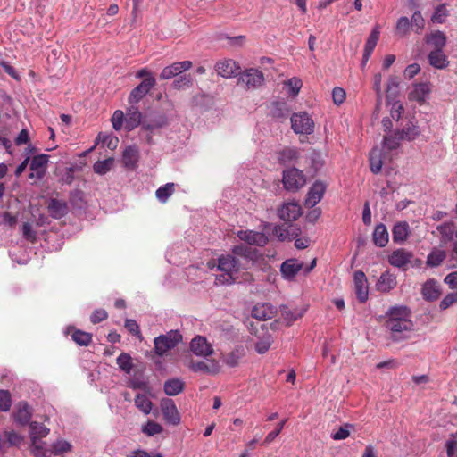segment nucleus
Returning a JSON list of instances; mask_svg holds the SVG:
<instances>
[{
	"label": "nucleus",
	"instance_id": "1",
	"mask_svg": "<svg viewBox=\"0 0 457 457\" xmlns=\"http://www.w3.org/2000/svg\"><path fill=\"white\" fill-rule=\"evenodd\" d=\"M386 318L385 327L391 341L400 343L411 337L414 323L411 312L407 306H391L386 312Z\"/></svg>",
	"mask_w": 457,
	"mask_h": 457
},
{
	"label": "nucleus",
	"instance_id": "2",
	"mask_svg": "<svg viewBox=\"0 0 457 457\" xmlns=\"http://www.w3.org/2000/svg\"><path fill=\"white\" fill-rule=\"evenodd\" d=\"M218 270L221 272L216 277V284L230 285L237 280L239 270L238 261L232 255H221L218 259Z\"/></svg>",
	"mask_w": 457,
	"mask_h": 457
},
{
	"label": "nucleus",
	"instance_id": "3",
	"mask_svg": "<svg viewBox=\"0 0 457 457\" xmlns=\"http://www.w3.org/2000/svg\"><path fill=\"white\" fill-rule=\"evenodd\" d=\"M182 341V335L178 330H170L160 335L154 340V352L159 356L165 355L170 350L174 349Z\"/></svg>",
	"mask_w": 457,
	"mask_h": 457
},
{
	"label": "nucleus",
	"instance_id": "4",
	"mask_svg": "<svg viewBox=\"0 0 457 457\" xmlns=\"http://www.w3.org/2000/svg\"><path fill=\"white\" fill-rule=\"evenodd\" d=\"M49 155L39 154V150L30 145V179H42L47 170Z\"/></svg>",
	"mask_w": 457,
	"mask_h": 457
},
{
	"label": "nucleus",
	"instance_id": "5",
	"mask_svg": "<svg viewBox=\"0 0 457 457\" xmlns=\"http://www.w3.org/2000/svg\"><path fill=\"white\" fill-rule=\"evenodd\" d=\"M305 183V176L303 171L298 169L291 168L283 172V184L287 191H297L303 187Z\"/></svg>",
	"mask_w": 457,
	"mask_h": 457
},
{
	"label": "nucleus",
	"instance_id": "6",
	"mask_svg": "<svg viewBox=\"0 0 457 457\" xmlns=\"http://www.w3.org/2000/svg\"><path fill=\"white\" fill-rule=\"evenodd\" d=\"M291 127L296 134H312L313 132L314 122L307 112L294 113L291 116Z\"/></svg>",
	"mask_w": 457,
	"mask_h": 457
},
{
	"label": "nucleus",
	"instance_id": "7",
	"mask_svg": "<svg viewBox=\"0 0 457 457\" xmlns=\"http://www.w3.org/2000/svg\"><path fill=\"white\" fill-rule=\"evenodd\" d=\"M160 407L163 419L170 425L177 426L180 423V414L175 404V402L170 398L161 400Z\"/></svg>",
	"mask_w": 457,
	"mask_h": 457
},
{
	"label": "nucleus",
	"instance_id": "8",
	"mask_svg": "<svg viewBox=\"0 0 457 457\" xmlns=\"http://www.w3.org/2000/svg\"><path fill=\"white\" fill-rule=\"evenodd\" d=\"M240 70L239 64L232 59H224L217 62L215 64L217 74L225 79L237 76L240 73Z\"/></svg>",
	"mask_w": 457,
	"mask_h": 457
},
{
	"label": "nucleus",
	"instance_id": "9",
	"mask_svg": "<svg viewBox=\"0 0 457 457\" xmlns=\"http://www.w3.org/2000/svg\"><path fill=\"white\" fill-rule=\"evenodd\" d=\"M156 80L154 77L145 78L129 94V104H137L142 100L149 91L155 86Z\"/></svg>",
	"mask_w": 457,
	"mask_h": 457
},
{
	"label": "nucleus",
	"instance_id": "10",
	"mask_svg": "<svg viewBox=\"0 0 457 457\" xmlns=\"http://www.w3.org/2000/svg\"><path fill=\"white\" fill-rule=\"evenodd\" d=\"M238 80L245 84L247 88H255L263 83L264 77L261 71L251 68L245 70Z\"/></svg>",
	"mask_w": 457,
	"mask_h": 457
},
{
	"label": "nucleus",
	"instance_id": "11",
	"mask_svg": "<svg viewBox=\"0 0 457 457\" xmlns=\"http://www.w3.org/2000/svg\"><path fill=\"white\" fill-rule=\"evenodd\" d=\"M190 349L196 356L204 358L212 355L214 352L212 345L202 336H197L192 339Z\"/></svg>",
	"mask_w": 457,
	"mask_h": 457
},
{
	"label": "nucleus",
	"instance_id": "12",
	"mask_svg": "<svg viewBox=\"0 0 457 457\" xmlns=\"http://www.w3.org/2000/svg\"><path fill=\"white\" fill-rule=\"evenodd\" d=\"M50 432L44 424L37 421H30V451L32 445H35V455H39L40 446L36 445L37 441L46 437Z\"/></svg>",
	"mask_w": 457,
	"mask_h": 457
},
{
	"label": "nucleus",
	"instance_id": "13",
	"mask_svg": "<svg viewBox=\"0 0 457 457\" xmlns=\"http://www.w3.org/2000/svg\"><path fill=\"white\" fill-rule=\"evenodd\" d=\"M303 269V262L297 259H287L282 262L280 266V272L286 280H293L297 273Z\"/></svg>",
	"mask_w": 457,
	"mask_h": 457
},
{
	"label": "nucleus",
	"instance_id": "14",
	"mask_svg": "<svg viewBox=\"0 0 457 457\" xmlns=\"http://www.w3.org/2000/svg\"><path fill=\"white\" fill-rule=\"evenodd\" d=\"M192 67V62L190 61H182L174 62L169 66H166L162 69L160 73V78L162 79H170L173 77H176L182 73L183 71H187Z\"/></svg>",
	"mask_w": 457,
	"mask_h": 457
},
{
	"label": "nucleus",
	"instance_id": "15",
	"mask_svg": "<svg viewBox=\"0 0 457 457\" xmlns=\"http://www.w3.org/2000/svg\"><path fill=\"white\" fill-rule=\"evenodd\" d=\"M353 279L356 296L360 302L364 303L369 295L367 278L363 271L357 270L354 272Z\"/></svg>",
	"mask_w": 457,
	"mask_h": 457
},
{
	"label": "nucleus",
	"instance_id": "16",
	"mask_svg": "<svg viewBox=\"0 0 457 457\" xmlns=\"http://www.w3.org/2000/svg\"><path fill=\"white\" fill-rule=\"evenodd\" d=\"M278 213L284 221H294L301 216L302 209L296 202H289L284 204Z\"/></svg>",
	"mask_w": 457,
	"mask_h": 457
},
{
	"label": "nucleus",
	"instance_id": "17",
	"mask_svg": "<svg viewBox=\"0 0 457 457\" xmlns=\"http://www.w3.org/2000/svg\"><path fill=\"white\" fill-rule=\"evenodd\" d=\"M189 368L195 372L216 375L220 371L221 366L216 360H208V361H191Z\"/></svg>",
	"mask_w": 457,
	"mask_h": 457
},
{
	"label": "nucleus",
	"instance_id": "18",
	"mask_svg": "<svg viewBox=\"0 0 457 457\" xmlns=\"http://www.w3.org/2000/svg\"><path fill=\"white\" fill-rule=\"evenodd\" d=\"M326 191V185L323 182L316 181L309 189L305 199L307 207H314L322 199Z\"/></svg>",
	"mask_w": 457,
	"mask_h": 457
},
{
	"label": "nucleus",
	"instance_id": "19",
	"mask_svg": "<svg viewBox=\"0 0 457 457\" xmlns=\"http://www.w3.org/2000/svg\"><path fill=\"white\" fill-rule=\"evenodd\" d=\"M237 237L249 245L263 246L268 243V237L262 232L253 230H240L237 232Z\"/></svg>",
	"mask_w": 457,
	"mask_h": 457
},
{
	"label": "nucleus",
	"instance_id": "20",
	"mask_svg": "<svg viewBox=\"0 0 457 457\" xmlns=\"http://www.w3.org/2000/svg\"><path fill=\"white\" fill-rule=\"evenodd\" d=\"M412 253L405 249H397L388 257L389 263L396 268L405 269L412 258Z\"/></svg>",
	"mask_w": 457,
	"mask_h": 457
},
{
	"label": "nucleus",
	"instance_id": "21",
	"mask_svg": "<svg viewBox=\"0 0 457 457\" xmlns=\"http://www.w3.org/2000/svg\"><path fill=\"white\" fill-rule=\"evenodd\" d=\"M431 92V84L429 82H421L415 84L409 94L410 100L423 104Z\"/></svg>",
	"mask_w": 457,
	"mask_h": 457
},
{
	"label": "nucleus",
	"instance_id": "22",
	"mask_svg": "<svg viewBox=\"0 0 457 457\" xmlns=\"http://www.w3.org/2000/svg\"><path fill=\"white\" fill-rule=\"evenodd\" d=\"M425 42L432 50H444L447 38L443 31L434 30L426 35Z\"/></svg>",
	"mask_w": 457,
	"mask_h": 457
},
{
	"label": "nucleus",
	"instance_id": "23",
	"mask_svg": "<svg viewBox=\"0 0 457 457\" xmlns=\"http://www.w3.org/2000/svg\"><path fill=\"white\" fill-rule=\"evenodd\" d=\"M428 61L430 66L437 70H445L450 64L444 50H431L428 54Z\"/></svg>",
	"mask_w": 457,
	"mask_h": 457
},
{
	"label": "nucleus",
	"instance_id": "24",
	"mask_svg": "<svg viewBox=\"0 0 457 457\" xmlns=\"http://www.w3.org/2000/svg\"><path fill=\"white\" fill-rule=\"evenodd\" d=\"M12 418L17 427L29 425V405L22 402L18 403L12 412Z\"/></svg>",
	"mask_w": 457,
	"mask_h": 457
},
{
	"label": "nucleus",
	"instance_id": "25",
	"mask_svg": "<svg viewBox=\"0 0 457 457\" xmlns=\"http://www.w3.org/2000/svg\"><path fill=\"white\" fill-rule=\"evenodd\" d=\"M276 312V309L270 303H258L252 310V316L259 320L271 319Z\"/></svg>",
	"mask_w": 457,
	"mask_h": 457
},
{
	"label": "nucleus",
	"instance_id": "26",
	"mask_svg": "<svg viewBox=\"0 0 457 457\" xmlns=\"http://www.w3.org/2000/svg\"><path fill=\"white\" fill-rule=\"evenodd\" d=\"M396 277L389 271L383 272L378 282L377 289L383 293H387L396 287Z\"/></svg>",
	"mask_w": 457,
	"mask_h": 457
},
{
	"label": "nucleus",
	"instance_id": "27",
	"mask_svg": "<svg viewBox=\"0 0 457 457\" xmlns=\"http://www.w3.org/2000/svg\"><path fill=\"white\" fill-rule=\"evenodd\" d=\"M139 158V150L136 145H129L125 148L122 154V162L128 169H134Z\"/></svg>",
	"mask_w": 457,
	"mask_h": 457
},
{
	"label": "nucleus",
	"instance_id": "28",
	"mask_svg": "<svg viewBox=\"0 0 457 457\" xmlns=\"http://www.w3.org/2000/svg\"><path fill=\"white\" fill-rule=\"evenodd\" d=\"M142 114L137 106H130L125 114V128L130 131L141 122Z\"/></svg>",
	"mask_w": 457,
	"mask_h": 457
},
{
	"label": "nucleus",
	"instance_id": "29",
	"mask_svg": "<svg viewBox=\"0 0 457 457\" xmlns=\"http://www.w3.org/2000/svg\"><path fill=\"white\" fill-rule=\"evenodd\" d=\"M440 285L434 279L428 280L422 287V295L428 301H435L440 295Z\"/></svg>",
	"mask_w": 457,
	"mask_h": 457
},
{
	"label": "nucleus",
	"instance_id": "30",
	"mask_svg": "<svg viewBox=\"0 0 457 457\" xmlns=\"http://www.w3.org/2000/svg\"><path fill=\"white\" fill-rule=\"evenodd\" d=\"M48 211L54 219L62 218L68 212L66 202L57 199H51L48 203Z\"/></svg>",
	"mask_w": 457,
	"mask_h": 457
},
{
	"label": "nucleus",
	"instance_id": "31",
	"mask_svg": "<svg viewBox=\"0 0 457 457\" xmlns=\"http://www.w3.org/2000/svg\"><path fill=\"white\" fill-rule=\"evenodd\" d=\"M410 233V227L406 221L397 222L392 230L393 240L395 243L404 242Z\"/></svg>",
	"mask_w": 457,
	"mask_h": 457
},
{
	"label": "nucleus",
	"instance_id": "32",
	"mask_svg": "<svg viewBox=\"0 0 457 457\" xmlns=\"http://www.w3.org/2000/svg\"><path fill=\"white\" fill-rule=\"evenodd\" d=\"M185 387V383L179 378H170L164 382L163 390L169 396H175L180 394Z\"/></svg>",
	"mask_w": 457,
	"mask_h": 457
},
{
	"label": "nucleus",
	"instance_id": "33",
	"mask_svg": "<svg viewBox=\"0 0 457 457\" xmlns=\"http://www.w3.org/2000/svg\"><path fill=\"white\" fill-rule=\"evenodd\" d=\"M440 234L441 243L446 244L453 240L454 233V223L453 221L444 222L436 227Z\"/></svg>",
	"mask_w": 457,
	"mask_h": 457
},
{
	"label": "nucleus",
	"instance_id": "34",
	"mask_svg": "<svg viewBox=\"0 0 457 457\" xmlns=\"http://www.w3.org/2000/svg\"><path fill=\"white\" fill-rule=\"evenodd\" d=\"M245 354V349L242 346H237L223 358V361L228 367L234 368L239 365L240 360Z\"/></svg>",
	"mask_w": 457,
	"mask_h": 457
},
{
	"label": "nucleus",
	"instance_id": "35",
	"mask_svg": "<svg viewBox=\"0 0 457 457\" xmlns=\"http://www.w3.org/2000/svg\"><path fill=\"white\" fill-rule=\"evenodd\" d=\"M397 132L402 137V139L407 141L416 139L420 134L419 127L412 121L408 122L401 130H397Z\"/></svg>",
	"mask_w": 457,
	"mask_h": 457
},
{
	"label": "nucleus",
	"instance_id": "36",
	"mask_svg": "<svg viewBox=\"0 0 457 457\" xmlns=\"http://www.w3.org/2000/svg\"><path fill=\"white\" fill-rule=\"evenodd\" d=\"M388 232L384 224L376 226L373 232V241L377 246L383 247L388 243Z\"/></svg>",
	"mask_w": 457,
	"mask_h": 457
},
{
	"label": "nucleus",
	"instance_id": "37",
	"mask_svg": "<svg viewBox=\"0 0 457 457\" xmlns=\"http://www.w3.org/2000/svg\"><path fill=\"white\" fill-rule=\"evenodd\" d=\"M304 313L303 309L294 308L290 309L287 306H282L281 314L283 319L287 321V325H291L294 321L300 319Z\"/></svg>",
	"mask_w": 457,
	"mask_h": 457
},
{
	"label": "nucleus",
	"instance_id": "38",
	"mask_svg": "<svg viewBox=\"0 0 457 457\" xmlns=\"http://www.w3.org/2000/svg\"><path fill=\"white\" fill-rule=\"evenodd\" d=\"M12 260L21 265H26L29 261V254L26 248L21 246H13L9 251Z\"/></svg>",
	"mask_w": 457,
	"mask_h": 457
},
{
	"label": "nucleus",
	"instance_id": "39",
	"mask_svg": "<svg viewBox=\"0 0 457 457\" xmlns=\"http://www.w3.org/2000/svg\"><path fill=\"white\" fill-rule=\"evenodd\" d=\"M370 170L374 174H378L380 172L383 162L381 159V151L378 148L372 149V151L370 154Z\"/></svg>",
	"mask_w": 457,
	"mask_h": 457
},
{
	"label": "nucleus",
	"instance_id": "40",
	"mask_svg": "<svg viewBox=\"0 0 457 457\" xmlns=\"http://www.w3.org/2000/svg\"><path fill=\"white\" fill-rule=\"evenodd\" d=\"M135 405L145 414H149L153 408L151 400L145 395L142 394L136 395Z\"/></svg>",
	"mask_w": 457,
	"mask_h": 457
},
{
	"label": "nucleus",
	"instance_id": "41",
	"mask_svg": "<svg viewBox=\"0 0 457 457\" xmlns=\"http://www.w3.org/2000/svg\"><path fill=\"white\" fill-rule=\"evenodd\" d=\"M379 35H380V29H379V26L377 25L372 29V30L366 41V44L364 46V52L372 54L374 48L376 47V46L378 44Z\"/></svg>",
	"mask_w": 457,
	"mask_h": 457
},
{
	"label": "nucleus",
	"instance_id": "42",
	"mask_svg": "<svg viewBox=\"0 0 457 457\" xmlns=\"http://www.w3.org/2000/svg\"><path fill=\"white\" fill-rule=\"evenodd\" d=\"M402 137L395 131L394 134L386 136L383 139V147L386 150H396L400 146Z\"/></svg>",
	"mask_w": 457,
	"mask_h": 457
},
{
	"label": "nucleus",
	"instance_id": "43",
	"mask_svg": "<svg viewBox=\"0 0 457 457\" xmlns=\"http://www.w3.org/2000/svg\"><path fill=\"white\" fill-rule=\"evenodd\" d=\"M446 254L444 250L434 249L427 258V264L430 267L439 266L445 259Z\"/></svg>",
	"mask_w": 457,
	"mask_h": 457
},
{
	"label": "nucleus",
	"instance_id": "44",
	"mask_svg": "<svg viewBox=\"0 0 457 457\" xmlns=\"http://www.w3.org/2000/svg\"><path fill=\"white\" fill-rule=\"evenodd\" d=\"M174 191H175L174 183H167L164 186L160 187L156 190L155 195H156V198L161 203H166L168 198L174 193Z\"/></svg>",
	"mask_w": 457,
	"mask_h": 457
},
{
	"label": "nucleus",
	"instance_id": "45",
	"mask_svg": "<svg viewBox=\"0 0 457 457\" xmlns=\"http://www.w3.org/2000/svg\"><path fill=\"white\" fill-rule=\"evenodd\" d=\"M298 158V152L295 148L287 147L278 154V161L283 164H287Z\"/></svg>",
	"mask_w": 457,
	"mask_h": 457
},
{
	"label": "nucleus",
	"instance_id": "46",
	"mask_svg": "<svg viewBox=\"0 0 457 457\" xmlns=\"http://www.w3.org/2000/svg\"><path fill=\"white\" fill-rule=\"evenodd\" d=\"M71 448V443L63 439H58L51 445V453L59 455L70 452Z\"/></svg>",
	"mask_w": 457,
	"mask_h": 457
},
{
	"label": "nucleus",
	"instance_id": "47",
	"mask_svg": "<svg viewBox=\"0 0 457 457\" xmlns=\"http://www.w3.org/2000/svg\"><path fill=\"white\" fill-rule=\"evenodd\" d=\"M162 430L163 428L159 423L153 420L147 421L141 428V431L148 436H154L155 435L161 434Z\"/></svg>",
	"mask_w": 457,
	"mask_h": 457
},
{
	"label": "nucleus",
	"instance_id": "48",
	"mask_svg": "<svg viewBox=\"0 0 457 457\" xmlns=\"http://www.w3.org/2000/svg\"><path fill=\"white\" fill-rule=\"evenodd\" d=\"M119 368L125 373L129 374L133 368L132 359L129 353H122L117 357Z\"/></svg>",
	"mask_w": 457,
	"mask_h": 457
},
{
	"label": "nucleus",
	"instance_id": "49",
	"mask_svg": "<svg viewBox=\"0 0 457 457\" xmlns=\"http://www.w3.org/2000/svg\"><path fill=\"white\" fill-rule=\"evenodd\" d=\"M71 337L78 345L84 346L88 345L92 341L91 334L79 329L73 332Z\"/></svg>",
	"mask_w": 457,
	"mask_h": 457
},
{
	"label": "nucleus",
	"instance_id": "50",
	"mask_svg": "<svg viewBox=\"0 0 457 457\" xmlns=\"http://www.w3.org/2000/svg\"><path fill=\"white\" fill-rule=\"evenodd\" d=\"M112 164V159L98 161L94 164L93 169L96 173L104 175L110 170Z\"/></svg>",
	"mask_w": 457,
	"mask_h": 457
},
{
	"label": "nucleus",
	"instance_id": "51",
	"mask_svg": "<svg viewBox=\"0 0 457 457\" xmlns=\"http://www.w3.org/2000/svg\"><path fill=\"white\" fill-rule=\"evenodd\" d=\"M271 343L272 338L270 335L263 337L255 345L256 352L260 354L265 353L270 349Z\"/></svg>",
	"mask_w": 457,
	"mask_h": 457
},
{
	"label": "nucleus",
	"instance_id": "52",
	"mask_svg": "<svg viewBox=\"0 0 457 457\" xmlns=\"http://www.w3.org/2000/svg\"><path fill=\"white\" fill-rule=\"evenodd\" d=\"M193 85V79L190 75H183L175 79L172 86L176 89L190 87Z\"/></svg>",
	"mask_w": 457,
	"mask_h": 457
},
{
	"label": "nucleus",
	"instance_id": "53",
	"mask_svg": "<svg viewBox=\"0 0 457 457\" xmlns=\"http://www.w3.org/2000/svg\"><path fill=\"white\" fill-rule=\"evenodd\" d=\"M411 27V21L407 17H401L396 23L395 29L397 34L405 36Z\"/></svg>",
	"mask_w": 457,
	"mask_h": 457
},
{
	"label": "nucleus",
	"instance_id": "54",
	"mask_svg": "<svg viewBox=\"0 0 457 457\" xmlns=\"http://www.w3.org/2000/svg\"><path fill=\"white\" fill-rule=\"evenodd\" d=\"M12 404L11 395L7 390H0V411H7Z\"/></svg>",
	"mask_w": 457,
	"mask_h": 457
},
{
	"label": "nucleus",
	"instance_id": "55",
	"mask_svg": "<svg viewBox=\"0 0 457 457\" xmlns=\"http://www.w3.org/2000/svg\"><path fill=\"white\" fill-rule=\"evenodd\" d=\"M285 85L289 87L290 94L293 96H296L301 87H302V80L298 78H291L285 82Z\"/></svg>",
	"mask_w": 457,
	"mask_h": 457
},
{
	"label": "nucleus",
	"instance_id": "56",
	"mask_svg": "<svg viewBox=\"0 0 457 457\" xmlns=\"http://www.w3.org/2000/svg\"><path fill=\"white\" fill-rule=\"evenodd\" d=\"M125 328L130 334L137 336L139 339H142V334L139 328V325L135 320L127 319L125 320Z\"/></svg>",
	"mask_w": 457,
	"mask_h": 457
},
{
	"label": "nucleus",
	"instance_id": "57",
	"mask_svg": "<svg viewBox=\"0 0 457 457\" xmlns=\"http://www.w3.org/2000/svg\"><path fill=\"white\" fill-rule=\"evenodd\" d=\"M447 16V11L445 5H439L436 8L431 20L435 23H443Z\"/></svg>",
	"mask_w": 457,
	"mask_h": 457
},
{
	"label": "nucleus",
	"instance_id": "58",
	"mask_svg": "<svg viewBox=\"0 0 457 457\" xmlns=\"http://www.w3.org/2000/svg\"><path fill=\"white\" fill-rule=\"evenodd\" d=\"M112 123L115 130H120L121 129L123 123H125V114L122 111L117 110L114 112L112 117Z\"/></svg>",
	"mask_w": 457,
	"mask_h": 457
},
{
	"label": "nucleus",
	"instance_id": "59",
	"mask_svg": "<svg viewBox=\"0 0 457 457\" xmlns=\"http://www.w3.org/2000/svg\"><path fill=\"white\" fill-rule=\"evenodd\" d=\"M287 421V420L285 419V420H281L278 424H277L275 430L270 432L266 436L263 444H266V445L270 444L281 433Z\"/></svg>",
	"mask_w": 457,
	"mask_h": 457
},
{
	"label": "nucleus",
	"instance_id": "60",
	"mask_svg": "<svg viewBox=\"0 0 457 457\" xmlns=\"http://www.w3.org/2000/svg\"><path fill=\"white\" fill-rule=\"evenodd\" d=\"M411 25L416 28V33H420L423 29L425 21L420 11H416L411 17Z\"/></svg>",
	"mask_w": 457,
	"mask_h": 457
},
{
	"label": "nucleus",
	"instance_id": "61",
	"mask_svg": "<svg viewBox=\"0 0 457 457\" xmlns=\"http://www.w3.org/2000/svg\"><path fill=\"white\" fill-rule=\"evenodd\" d=\"M457 302V292L447 294L440 302V309L446 310Z\"/></svg>",
	"mask_w": 457,
	"mask_h": 457
},
{
	"label": "nucleus",
	"instance_id": "62",
	"mask_svg": "<svg viewBox=\"0 0 457 457\" xmlns=\"http://www.w3.org/2000/svg\"><path fill=\"white\" fill-rule=\"evenodd\" d=\"M332 98L335 104H341L345 99V91L342 87H335L332 91Z\"/></svg>",
	"mask_w": 457,
	"mask_h": 457
},
{
	"label": "nucleus",
	"instance_id": "63",
	"mask_svg": "<svg viewBox=\"0 0 457 457\" xmlns=\"http://www.w3.org/2000/svg\"><path fill=\"white\" fill-rule=\"evenodd\" d=\"M420 71V66L418 63H411L408 65L404 70V77L406 79H412Z\"/></svg>",
	"mask_w": 457,
	"mask_h": 457
},
{
	"label": "nucleus",
	"instance_id": "64",
	"mask_svg": "<svg viewBox=\"0 0 457 457\" xmlns=\"http://www.w3.org/2000/svg\"><path fill=\"white\" fill-rule=\"evenodd\" d=\"M106 318H107L106 311L104 309H98V310H96L92 313V315L90 317V320L92 323L96 324L98 322L104 320Z\"/></svg>",
	"mask_w": 457,
	"mask_h": 457
}]
</instances>
